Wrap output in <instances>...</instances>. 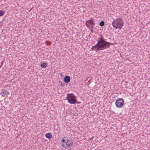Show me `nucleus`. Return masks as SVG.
I'll return each instance as SVG.
<instances>
[{
	"instance_id": "obj_7",
	"label": "nucleus",
	"mask_w": 150,
	"mask_h": 150,
	"mask_svg": "<svg viewBox=\"0 0 150 150\" xmlns=\"http://www.w3.org/2000/svg\"><path fill=\"white\" fill-rule=\"evenodd\" d=\"M0 94L1 96L2 97H4L5 96L7 97V96L9 94V93L7 90L2 89L1 90Z\"/></svg>"
},
{
	"instance_id": "obj_18",
	"label": "nucleus",
	"mask_w": 150,
	"mask_h": 150,
	"mask_svg": "<svg viewBox=\"0 0 150 150\" xmlns=\"http://www.w3.org/2000/svg\"><path fill=\"white\" fill-rule=\"evenodd\" d=\"M1 65H0V68H1Z\"/></svg>"
},
{
	"instance_id": "obj_1",
	"label": "nucleus",
	"mask_w": 150,
	"mask_h": 150,
	"mask_svg": "<svg viewBox=\"0 0 150 150\" xmlns=\"http://www.w3.org/2000/svg\"><path fill=\"white\" fill-rule=\"evenodd\" d=\"M105 40L103 37L101 36L98 40L97 43L91 48V50L96 51L102 50L109 48L110 45L113 44V43L107 42Z\"/></svg>"
},
{
	"instance_id": "obj_3",
	"label": "nucleus",
	"mask_w": 150,
	"mask_h": 150,
	"mask_svg": "<svg viewBox=\"0 0 150 150\" xmlns=\"http://www.w3.org/2000/svg\"><path fill=\"white\" fill-rule=\"evenodd\" d=\"M112 25L114 28L120 30L123 25V21L121 18H118L113 19Z\"/></svg>"
},
{
	"instance_id": "obj_17",
	"label": "nucleus",
	"mask_w": 150,
	"mask_h": 150,
	"mask_svg": "<svg viewBox=\"0 0 150 150\" xmlns=\"http://www.w3.org/2000/svg\"><path fill=\"white\" fill-rule=\"evenodd\" d=\"M3 61H2V62L1 63V66H2V65H3Z\"/></svg>"
},
{
	"instance_id": "obj_2",
	"label": "nucleus",
	"mask_w": 150,
	"mask_h": 150,
	"mask_svg": "<svg viewBox=\"0 0 150 150\" xmlns=\"http://www.w3.org/2000/svg\"><path fill=\"white\" fill-rule=\"evenodd\" d=\"M61 144L62 146L65 149H69L72 147L73 144V140L70 137L66 139H62Z\"/></svg>"
},
{
	"instance_id": "obj_12",
	"label": "nucleus",
	"mask_w": 150,
	"mask_h": 150,
	"mask_svg": "<svg viewBox=\"0 0 150 150\" xmlns=\"http://www.w3.org/2000/svg\"><path fill=\"white\" fill-rule=\"evenodd\" d=\"M104 21H101L99 23V25L101 27L103 26L104 25Z\"/></svg>"
},
{
	"instance_id": "obj_6",
	"label": "nucleus",
	"mask_w": 150,
	"mask_h": 150,
	"mask_svg": "<svg viewBox=\"0 0 150 150\" xmlns=\"http://www.w3.org/2000/svg\"><path fill=\"white\" fill-rule=\"evenodd\" d=\"M95 23L93 21V19L91 18L90 19L87 21L86 22L85 24L86 26L91 30L90 28V25H94Z\"/></svg>"
},
{
	"instance_id": "obj_4",
	"label": "nucleus",
	"mask_w": 150,
	"mask_h": 150,
	"mask_svg": "<svg viewBox=\"0 0 150 150\" xmlns=\"http://www.w3.org/2000/svg\"><path fill=\"white\" fill-rule=\"evenodd\" d=\"M66 99L67 100L68 102L71 104H75L76 102V96L73 93H68L67 94Z\"/></svg>"
},
{
	"instance_id": "obj_13",
	"label": "nucleus",
	"mask_w": 150,
	"mask_h": 150,
	"mask_svg": "<svg viewBox=\"0 0 150 150\" xmlns=\"http://www.w3.org/2000/svg\"><path fill=\"white\" fill-rule=\"evenodd\" d=\"M4 12L2 11L1 10H0V16H2L4 15Z\"/></svg>"
},
{
	"instance_id": "obj_5",
	"label": "nucleus",
	"mask_w": 150,
	"mask_h": 150,
	"mask_svg": "<svg viewBox=\"0 0 150 150\" xmlns=\"http://www.w3.org/2000/svg\"><path fill=\"white\" fill-rule=\"evenodd\" d=\"M124 104L123 100L122 98L117 99L115 102V105L117 108H121L122 107Z\"/></svg>"
},
{
	"instance_id": "obj_16",
	"label": "nucleus",
	"mask_w": 150,
	"mask_h": 150,
	"mask_svg": "<svg viewBox=\"0 0 150 150\" xmlns=\"http://www.w3.org/2000/svg\"><path fill=\"white\" fill-rule=\"evenodd\" d=\"M80 102H78V101H76V103H77V104H80Z\"/></svg>"
},
{
	"instance_id": "obj_14",
	"label": "nucleus",
	"mask_w": 150,
	"mask_h": 150,
	"mask_svg": "<svg viewBox=\"0 0 150 150\" xmlns=\"http://www.w3.org/2000/svg\"><path fill=\"white\" fill-rule=\"evenodd\" d=\"M46 43L47 44V45H49L51 44V42L49 41H47L46 42Z\"/></svg>"
},
{
	"instance_id": "obj_19",
	"label": "nucleus",
	"mask_w": 150,
	"mask_h": 150,
	"mask_svg": "<svg viewBox=\"0 0 150 150\" xmlns=\"http://www.w3.org/2000/svg\"><path fill=\"white\" fill-rule=\"evenodd\" d=\"M93 137H92V138H92V139H93Z\"/></svg>"
},
{
	"instance_id": "obj_10",
	"label": "nucleus",
	"mask_w": 150,
	"mask_h": 150,
	"mask_svg": "<svg viewBox=\"0 0 150 150\" xmlns=\"http://www.w3.org/2000/svg\"><path fill=\"white\" fill-rule=\"evenodd\" d=\"M47 64L46 63H42L40 64L41 67L42 68H45L46 67Z\"/></svg>"
},
{
	"instance_id": "obj_11",
	"label": "nucleus",
	"mask_w": 150,
	"mask_h": 150,
	"mask_svg": "<svg viewBox=\"0 0 150 150\" xmlns=\"http://www.w3.org/2000/svg\"><path fill=\"white\" fill-rule=\"evenodd\" d=\"M58 85L62 87H63L65 86V83L62 81H60L59 82Z\"/></svg>"
},
{
	"instance_id": "obj_15",
	"label": "nucleus",
	"mask_w": 150,
	"mask_h": 150,
	"mask_svg": "<svg viewBox=\"0 0 150 150\" xmlns=\"http://www.w3.org/2000/svg\"><path fill=\"white\" fill-rule=\"evenodd\" d=\"M93 25H90V28H91V29H92L93 28H94ZM91 31H93V30H92Z\"/></svg>"
},
{
	"instance_id": "obj_9",
	"label": "nucleus",
	"mask_w": 150,
	"mask_h": 150,
	"mask_svg": "<svg viewBox=\"0 0 150 150\" xmlns=\"http://www.w3.org/2000/svg\"><path fill=\"white\" fill-rule=\"evenodd\" d=\"M45 136L48 139H51L52 138V134L50 133H46L45 135Z\"/></svg>"
},
{
	"instance_id": "obj_8",
	"label": "nucleus",
	"mask_w": 150,
	"mask_h": 150,
	"mask_svg": "<svg viewBox=\"0 0 150 150\" xmlns=\"http://www.w3.org/2000/svg\"><path fill=\"white\" fill-rule=\"evenodd\" d=\"M70 77L69 76H66L64 78V81L66 83H68L70 81Z\"/></svg>"
}]
</instances>
